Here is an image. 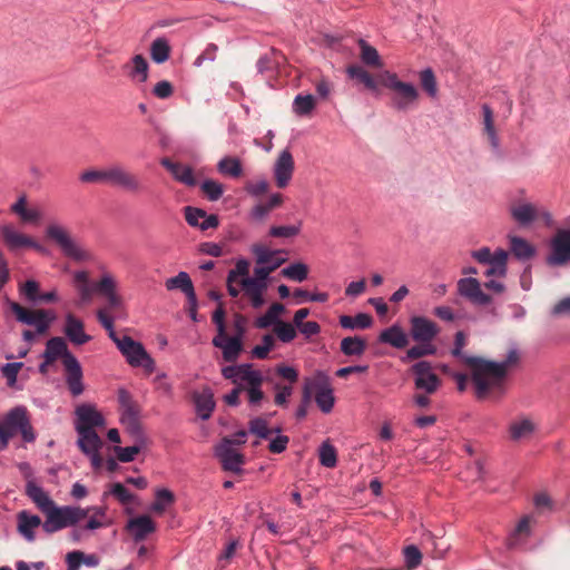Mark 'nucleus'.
Returning <instances> with one entry per match:
<instances>
[{
	"instance_id": "obj_7",
	"label": "nucleus",
	"mask_w": 570,
	"mask_h": 570,
	"mask_svg": "<svg viewBox=\"0 0 570 570\" xmlns=\"http://www.w3.org/2000/svg\"><path fill=\"white\" fill-rule=\"evenodd\" d=\"M46 236L52 240L62 252V254L76 262H88L92 258L89 250L83 248L60 224L50 223L46 227Z\"/></svg>"
},
{
	"instance_id": "obj_24",
	"label": "nucleus",
	"mask_w": 570,
	"mask_h": 570,
	"mask_svg": "<svg viewBox=\"0 0 570 570\" xmlns=\"http://www.w3.org/2000/svg\"><path fill=\"white\" fill-rule=\"evenodd\" d=\"M185 218L188 225L191 227H197L200 230L216 228L219 225L217 215L207 214L204 209L198 207H185Z\"/></svg>"
},
{
	"instance_id": "obj_15",
	"label": "nucleus",
	"mask_w": 570,
	"mask_h": 570,
	"mask_svg": "<svg viewBox=\"0 0 570 570\" xmlns=\"http://www.w3.org/2000/svg\"><path fill=\"white\" fill-rule=\"evenodd\" d=\"M215 456L222 463L225 471L240 473L245 463L244 455L235 448L230 446L228 440H222L215 448Z\"/></svg>"
},
{
	"instance_id": "obj_11",
	"label": "nucleus",
	"mask_w": 570,
	"mask_h": 570,
	"mask_svg": "<svg viewBox=\"0 0 570 570\" xmlns=\"http://www.w3.org/2000/svg\"><path fill=\"white\" fill-rule=\"evenodd\" d=\"M305 385L311 389V395L314 394L318 409L324 414L331 413L335 404V396L328 377L323 373H318L316 379L307 380Z\"/></svg>"
},
{
	"instance_id": "obj_12",
	"label": "nucleus",
	"mask_w": 570,
	"mask_h": 570,
	"mask_svg": "<svg viewBox=\"0 0 570 570\" xmlns=\"http://www.w3.org/2000/svg\"><path fill=\"white\" fill-rule=\"evenodd\" d=\"M546 263L551 267L570 263V230H559L550 240V252Z\"/></svg>"
},
{
	"instance_id": "obj_28",
	"label": "nucleus",
	"mask_w": 570,
	"mask_h": 570,
	"mask_svg": "<svg viewBox=\"0 0 570 570\" xmlns=\"http://www.w3.org/2000/svg\"><path fill=\"white\" fill-rule=\"evenodd\" d=\"M10 210L16 214L24 224H38L42 218V213L38 207H28L26 195H21L10 206Z\"/></svg>"
},
{
	"instance_id": "obj_63",
	"label": "nucleus",
	"mask_w": 570,
	"mask_h": 570,
	"mask_svg": "<svg viewBox=\"0 0 570 570\" xmlns=\"http://www.w3.org/2000/svg\"><path fill=\"white\" fill-rule=\"evenodd\" d=\"M274 346V337L271 334H265L262 338V344L256 345L252 350V355L259 360H265L269 351Z\"/></svg>"
},
{
	"instance_id": "obj_61",
	"label": "nucleus",
	"mask_w": 570,
	"mask_h": 570,
	"mask_svg": "<svg viewBox=\"0 0 570 570\" xmlns=\"http://www.w3.org/2000/svg\"><path fill=\"white\" fill-rule=\"evenodd\" d=\"M96 289L106 297L117 292V283L111 274L104 273L96 285Z\"/></svg>"
},
{
	"instance_id": "obj_39",
	"label": "nucleus",
	"mask_w": 570,
	"mask_h": 570,
	"mask_svg": "<svg viewBox=\"0 0 570 570\" xmlns=\"http://www.w3.org/2000/svg\"><path fill=\"white\" fill-rule=\"evenodd\" d=\"M166 288L168 291L179 288L187 297V301L194 299V285L186 272H179L176 276L166 281Z\"/></svg>"
},
{
	"instance_id": "obj_55",
	"label": "nucleus",
	"mask_w": 570,
	"mask_h": 570,
	"mask_svg": "<svg viewBox=\"0 0 570 570\" xmlns=\"http://www.w3.org/2000/svg\"><path fill=\"white\" fill-rule=\"evenodd\" d=\"M200 190L209 202H216L223 196L224 186L214 179H205L200 184Z\"/></svg>"
},
{
	"instance_id": "obj_33",
	"label": "nucleus",
	"mask_w": 570,
	"mask_h": 570,
	"mask_svg": "<svg viewBox=\"0 0 570 570\" xmlns=\"http://www.w3.org/2000/svg\"><path fill=\"white\" fill-rule=\"evenodd\" d=\"M379 340L399 350L404 348L409 344L407 334L396 324L383 330Z\"/></svg>"
},
{
	"instance_id": "obj_56",
	"label": "nucleus",
	"mask_w": 570,
	"mask_h": 570,
	"mask_svg": "<svg viewBox=\"0 0 570 570\" xmlns=\"http://www.w3.org/2000/svg\"><path fill=\"white\" fill-rule=\"evenodd\" d=\"M19 293L23 296L28 302L38 304L40 296V285L35 279H28L23 284L19 286Z\"/></svg>"
},
{
	"instance_id": "obj_13",
	"label": "nucleus",
	"mask_w": 570,
	"mask_h": 570,
	"mask_svg": "<svg viewBox=\"0 0 570 570\" xmlns=\"http://www.w3.org/2000/svg\"><path fill=\"white\" fill-rule=\"evenodd\" d=\"M412 372L414 374V385L416 390H421L425 394H433L438 391L441 382L439 376L433 372L430 362H416L412 366Z\"/></svg>"
},
{
	"instance_id": "obj_57",
	"label": "nucleus",
	"mask_w": 570,
	"mask_h": 570,
	"mask_svg": "<svg viewBox=\"0 0 570 570\" xmlns=\"http://www.w3.org/2000/svg\"><path fill=\"white\" fill-rule=\"evenodd\" d=\"M249 261L246 258H238L235 263V268L230 269L226 277V283H235L238 277L246 278L249 276Z\"/></svg>"
},
{
	"instance_id": "obj_54",
	"label": "nucleus",
	"mask_w": 570,
	"mask_h": 570,
	"mask_svg": "<svg viewBox=\"0 0 570 570\" xmlns=\"http://www.w3.org/2000/svg\"><path fill=\"white\" fill-rule=\"evenodd\" d=\"M315 108V98L312 95H297L293 101V111L298 116H306Z\"/></svg>"
},
{
	"instance_id": "obj_21",
	"label": "nucleus",
	"mask_w": 570,
	"mask_h": 570,
	"mask_svg": "<svg viewBox=\"0 0 570 570\" xmlns=\"http://www.w3.org/2000/svg\"><path fill=\"white\" fill-rule=\"evenodd\" d=\"M212 343L215 347L222 350L223 358L226 362H235L243 350L242 331L232 337H227L226 333L216 335Z\"/></svg>"
},
{
	"instance_id": "obj_30",
	"label": "nucleus",
	"mask_w": 570,
	"mask_h": 570,
	"mask_svg": "<svg viewBox=\"0 0 570 570\" xmlns=\"http://www.w3.org/2000/svg\"><path fill=\"white\" fill-rule=\"evenodd\" d=\"M18 532L28 542H33L36 539L35 530L42 525L40 517L31 514L27 510H22L17 515Z\"/></svg>"
},
{
	"instance_id": "obj_31",
	"label": "nucleus",
	"mask_w": 570,
	"mask_h": 570,
	"mask_svg": "<svg viewBox=\"0 0 570 570\" xmlns=\"http://www.w3.org/2000/svg\"><path fill=\"white\" fill-rule=\"evenodd\" d=\"M63 332L69 341L76 345L86 344L91 340V336L83 331V323L70 313L66 315Z\"/></svg>"
},
{
	"instance_id": "obj_58",
	"label": "nucleus",
	"mask_w": 570,
	"mask_h": 570,
	"mask_svg": "<svg viewBox=\"0 0 570 570\" xmlns=\"http://www.w3.org/2000/svg\"><path fill=\"white\" fill-rule=\"evenodd\" d=\"M295 325L286 322H277L274 327V332L277 335L278 340L283 343H289L296 337Z\"/></svg>"
},
{
	"instance_id": "obj_50",
	"label": "nucleus",
	"mask_w": 570,
	"mask_h": 570,
	"mask_svg": "<svg viewBox=\"0 0 570 570\" xmlns=\"http://www.w3.org/2000/svg\"><path fill=\"white\" fill-rule=\"evenodd\" d=\"M175 498L168 489H157L155 492V501L150 505V510L155 513H163L167 507L174 502Z\"/></svg>"
},
{
	"instance_id": "obj_9",
	"label": "nucleus",
	"mask_w": 570,
	"mask_h": 570,
	"mask_svg": "<svg viewBox=\"0 0 570 570\" xmlns=\"http://www.w3.org/2000/svg\"><path fill=\"white\" fill-rule=\"evenodd\" d=\"M115 344L130 366L142 367L147 373L155 371L156 363L140 342L124 335Z\"/></svg>"
},
{
	"instance_id": "obj_20",
	"label": "nucleus",
	"mask_w": 570,
	"mask_h": 570,
	"mask_svg": "<svg viewBox=\"0 0 570 570\" xmlns=\"http://www.w3.org/2000/svg\"><path fill=\"white\" fill-rule=\"evenodd\" d=\"M533 517L524 515L518 522L515 528L510 532L507 538V547L509 549L525 550L528 548V540L531 537V523Z\"/></svg>"
},
{
	"instance_id": "obj_40",
	"label": "nucleus",
	"mask_w": 570,
	"mask_h": 570,
	"mask_svg": "<svg viewBox=\"0 0 570 570\" xmlns=\"http://www.w3.org/2000/svg\"><path fill=\"white\" fill-rule=\"evenodd\" d=\"M346 73L351 79H354V80L358 81L360 83L364 85V87L366 89H368L370 91H372V92L379 91V85H377L376 80L363 67H361L358 65L348 66L346 69Z\"/></svg>"
},
{
	"instance_id": "obj_18",
	"label": "nucleus",
	"mask_w": 570,
	"mask_h": 570,
	"mask_svg": "<svg viewBox=\"0 0 570 570\" xmlns=\"http://www.w3.org/2000/svg\"><path fill=\"white\" fill-rule=\"evenodd\" d=\"M250 250L256 257L257 265L266 266L271 273L287 261L286 252L282 249H269L264 245L254 244Z\"/></svg>"
},
{
	"instance_id": "obj_43",
	"label": "nucleus",
	"mask_w": 570,
	"mask_h": 570,
	"mask_svg": "<svg viewBox=\"0 0 570 570\" xmlns=\"http://www.w3.org/2000/svg\"><path fill=\"white\" fill-rule=\"evenodd\" d=\"M219 174L237 178L243 174L242 163L237 157L225 156L217 163Z\"/></svg>"
},
{
	"instance_id": "obj_48",
	"label": "nucleus",
	"mask_w": 570,
	"mask_h": 570,
	"mask_svg": "<svg viewBox=\"0 0 570 570\" xmlns=\"http://www.w3.org/2000/svg\"><path fill=\"white\" fill-rule=\"evenodd\" d=\"M420 83L422 89L428 94L432 99L438 97L439 89L435 75L431 68H425L420 71Z\"/></svg>"
},
{
	"instance_id": "obj_22",
	"label": "nucleus",
	"mask_w": 570,
	"mask_h": 570,
	"mask_svg": "<svg viewBox=\"0 0 570 570\" xmlns=\"http://www.w3.org/2000/svg\"><path fill=\"white\" fill-rule=\"evenodd\" d=\"M411 336L419 343H431L439 330L432 321L423 316H413L410 320Z\"/></svg>"
},
{
	"instance_id": "obj_4",
	"label": "nucleus",
	"mask_w": 570,
	"mask_h": 570,
	"mask_svg": "<svg viewBox=\"0 0 570 570\" xmlns=\"http://www.w3.org/2000/svg\"><path fill=\"white\" fill-rule=\"evenodd\" d=\"M10 311L14 314L16 320L26 325L35 326L36 332L26 330L22 333V338L26 342H32L36 338V334L42 335L48 332L50 325L56 320V313L50 309H28L21 306L17 302L9 303Z\"/></svg>"
},
{
	"instance_id": "obj_62",
	"label": "nucleus",
	"mask_w": 570,
	"mask_h": 570,
	"mask_svg": "<svg viewBox=\"0 0 570 570\" xmlns=\"http://www.w3.org/2000/svg\"><path fill=\"white\" fill-rule=\"evenodd\" d=\"M302 223L297 225H285V226H272L269 228V235L273 237L291 238L299 234Z\"/></svg>"
},
{
	"instance_id": "obj_41",
	"label": "nucleus",
	"mask_w": 570,
	"mask_h": 570,
	"mask_svg": "<svg viewBox=\"0 0 570 570\" xmlns=\"http://www.w3.org/2000/svg\"><path fill=\"white\" fill-rule=\"evenodd\" d=\"M77 445L81 450L83 454H86L91 462L92 468L99 469L102 464V459L100 456V449L102 446L101 439L96 441H86V442H77Z\"/></svg>"
},
{
	"instance_id": "obj_53",
	"label": "nucleus",
	"mask_w": 570,
	"mask_h": 570,
	"mask_svg": "<svg viewBox=\"0 0 570 570\" xmlns=\"http://www.w3.org/2000/svg\"><path fill=\"white\" fill-rule=\"evenodd\" d=\"M248 432L258 439L267 440L274 433V429H269L268 422L263 417H254L248 423Z\"/></svg>"
},
{
	"instance_id": "obj_34",
	"label": "nucleus",
	"mask_w": 570,
	"mask_h": 570,
	"mask_svg": "<svg viewBox=\"0 0 570 570\" xmlns=\"http://www.w3.org/2000/svg\"><path fill=\"white\" fill-rule=\"evenodd\" d=\"M72 278L80 303H89L92 298L94 292L97 289L96 286L90 283L88 273L85 271H77L73 273Z\"/></svg>"
},
{
	"instance_id": "obj_59",
	"label": "nucleus",
	"mask_w": 570,
	"mask_h": 570,
	"mask_svg": "<svg viewBox=\"0 0 570 570\" xmlns=\"http://www.w3.org/2000/svg\"><path fill=\"white\" fill-rule=\"evenodd\" d=\"M404 562L409 570L417 568L422 561V553L414 544L407 546L403 550Z\"/></svg>"
},
{
	"instance_id": "obj_44",
	"label": "nucleus",
	"mask_w": 570,
	"mask_h": 570,
	"mask_svg": "<svg viewBox=\"0 0 570 570\" xmlns=\"http://www.w3.org/2000/svg\"><path fill=\"white\" fill-rule=\"evenodd\" d=\"M340 325L345 330H364L372 325V317L366 313H358L354 317L342 315L340 317Z\"/></svg>"
},
{
	"instance_id": "obj_14",
	"label": "nucleus",
	"mask_w": 570,
	"mask_h": 570,
	"mask_svg": "<svg viewBox=\"0 0 570 570\" xmlns=\"http://www.w3.org/2000/svg\"><path fill=\"white\" fill-rule=\"evenodd\" d=\"M0 235L9 248L14 252L23 247H30L39 252H43V247L30 236L19 232L12 224H3L0 226Z\"/></svg>"
},
{
	"instance_id": "obj_6",
	"label": "nucleus",
	"mask_w": 570,
	"mask_h": 570,
	"mask_svg": "<svg viewBox=\"0 0 570 570\" xmlns=\"http://www.w3.org/2000/svg\"><path fill=\"white\" fill-rule=\"evenodd\" d=\"M89 513L88 509L79 507L63 505L58 507L56 503L48 509L42 529L47 533H55L65 528L72 527L83 520Z\"/></svg>"
},
{
	"instance_id": "obj_32",
	"label": "nucleus",
	"mask_w": 570,
	"mask_h": 570,
	"mask_svg": "<svg viewBox=\"0 0 570 570\" xmlns=\"http://www.w3.org/2000/svg\"><path fill=\"white\" fill-rule=\"evenodd\" d=\"M26 494L37 505V508L45 513L50 509L55 501L49 494L39 485L35 480H28L26 483Z\"/></svg>"
},
{
	"instance_id": "obj_42",
	"label": "nucleus",
	"mask_w": 570,
	"mask_h": 570,
	"mask_svg": "<svg viewBox=\"0 0 570 570\" xmlns=\"http://www.w3.org/2000/svg\"><path fill=\"white\" fill-rule=\"evenodd\" d=\"M285 307L279 303L272 304L266 313L256 318L255 325L258 328H267L272 325L276 326L281 322L279 315L284 312Z\"/></svg>"
},
{
	"instance_id": "obj_19",
	"label": "nucleus",
	"mask_w": 570,
	"mask_h": 570,
	"mask_svg": "<svg viewBox=\"0 0 570 570\" xmlns=\"http://www.w3.org/2000/svg\"><path fill=\"white\" fill-rule=\"evenodd\" d=\"M458 292L461 296L468 298L475 305L485 306L491 303V297L482 292L481 285L476 278H461L458 282Z\"/></svg>"
},
{
	"instance_id": "obj_37",
	"label": "nucleus",
	"mask_w": 570,
	"mask_h": 570,
	"mask_svg": "<svg viewBox=\"0 0 570 570\" xmlns=\"http://www.w3.org/2000/svg\"><path fill=\"white\" fill-rule=\"evenodd\" d=\"M507 261H508V252L498 248L494 250V257L490 263H488V268L484 273L487 277H498L503 278L507 275Z\"/></svg>"
},
{
	"instance_id": "obj_36",
	"label": "nucleus",
	"mask_w": 570,
	"mask_h": 570,
	"mask_svg": "<svg viewBox=\"0 0 570 570\" xmlns=\"http://www.w3.org/2000/svg\"><path fill=\"white\" fill-rule=\"evenodd\" d=\"M194 403L197 415L202 420H208L214 411L215 402L210 390H204L194 394Z\"/></svg>"
},
{
	"instance_id": "obj_29",
	"label": "nucleus",
	"mask_w": 570,
	"mask_h": 570,
	"mask_svg": "<svg viewBox=\"0 0 570 570\" xmlns=\"http://www.w3.org/2000/svg\"><path fill=\"white\" fill-rule=\"evenodd\" d=\"M127 530L136 542L142 541L156 530V524L148 515L131 518L127 523Z\"/></svg>"
},
{
	"instance_id": "obj_46",
	"label": "nucleus",
	"mask_w": 570,
	"mask_h": 570,
	"mask_svg": "<svg viewBox=\"0 0 570 570\" xmlns=\"http://www.w3.org/2000/svg\"><path fill=\"white\" fill-rule=\"evenodd\" d=\"M366 342L358 336L344 337L341 341V351L347 356H360L365 352Z\"/></svg>"
},
{
	"instance_id": "obj_51",
	"label": "nucleus",
	"mask_w": 570,
	"mask_h": 570,
	"mask_svg": "<svg viewBox=\"0 0 570 570\" xmlns=\"http://www.w3.org/2000/svg\"><path fill=\"white\" fill-rule=\"evenodd\" d=\"M360 48H361V60L363 63L371 66V67H381L382 60L377 52V50L368 45L365 40L361 39L358 41Z\"/></svg>"
},
{
	"instance_id": "obj_3",
	"label": "nucleus",
	"mask_w": 570,
	"mask_h": 570,
	"mask_svg": "<svg viewBox=\"0 0 570 570\" xmlns=\"http://www.w3.org/2000/svg\"><path fill=\"white\" fill-rule=\"evenodd\" d=\"M382 85L391 90V106L397 111H407L417 106L420 91L412 82L399 79L395 72L385 70L381 73Z\"/></svg>"
},
{
	"instance_id": "obj_26",
	"label": "nucleus",
	"mask_w": 570,
	"mask_h": 570,
	"mask_svg": "<svg viewBox=\"0 0 570 570\" xmlns=\"http://www.w3.org/2000/svg\"><path fill=\"white\" fill-rule=\"evenodd\" d=\"M537 426L535 423L527 416H521L513 420L508 428V436L512 442H519L530 438Z\"/></svg>"
},
{
	"instance_id": "obj_49",
	"label": "nucleus",
	"mask_w": 570,
	"mask_h": 570,
	"mask_svg": "<svg viewBox=\"0 0 570 570\" xmlns=\"http://www.w3.org/2000/svg\"><path fill=\"white\" fill-rule=\"evenodd\" d=\"M132 68L129 77L138 82H145L148 79V62L141 55H136L131 59Z\"/></svg>"
},
{
	"instance_id": "obj_60",
	"label": "nucleus",
	"mask_w": 570,
	"mask_h": 570,
	"mask_svg": "<svg viewBox=\"0 0 570 570\" xmlns=\"http://www.w3.org/2000/svg\"><path fill=\"white\" fill-rule=\"evenodd\" d=\"M274 432L276 433V435L275 436L271 435V439H268L269 440L268 450L272 453L279 454V453H283L287 449L289 439H288V436L281 433V428L274 429Z\"/></svg>"
},
{
	"instance_id": "obj_17",
	"label": "nucleus",
	"mask_w": 570,
	"mask_h": 570,
	"mask_svg": "<svg viewBox=\"0 0 570 570\" xmlns=\"http://www.w3.org/2000/svg\"><path fill=\"white\" fill-rule=\"evenodd\" d=\"M107 183L131 193L140 189L138 177L121 165H112L107 168Z\"/></svg>"
},
{
	"instance_id": "obj_2",
	"label": "nucleus",
	"mask_w": 570,
	"mask_h": 570,
	"mask_svg": "<svg viewBox=\"0 0 570 570\" xmlns=\"http://www.w3.org/2000/svg\"><path fill=\"white\" fill-rule=\"evenodd\" d=\"M42 357L49 361H56L58 357H61L66 371V383L70 394L72 396H79L83 393L85 385L81 365L77 357L68 350L62 337L56 336L49 338L46 343Z\"/></svg>"
},
{
	"instance_id": "obj_5",
	"label": "nucleus",
	"mask_w": 570,
	"mask_h": 570,
	"mask_svg": "<svg viewBox=\"0 0 570 570\" xmlns=\"http://www.w3.org/2000/svg\"><path fill=\"white\" fill-rule=\"evenodd\" d=\"M16 430L21 433L24 442L31 443L36 440V433L23 406L13 407L8 412L4 423L0 421V452L7 449Z\"/></svg>"
},
{
	"instance_id": "obj_23",
	"label": "nucleus",
	"mask_w": 570,
	"mask_h": 570,
	"mask_svg": "<svg viewBox=\"0 0 570 570\" xmlns=\"http://www.w3.org/2000/svg\"><path fill=\"white\" fill-rule=\"evenodd\" d=\"M259 372L250 363L228 365L222 368L224 379L229 380L236 386H244Z\"/></svg>"
},
{
	"instance_id": "obj_8",
	"label": "nucleus",
	"mask_w": 570,
	"mask_h": 570,
	"mask_svg": "<svg viewBox=\"0 0 570 570\" xmlns=\"http://www.w3.org/2000/svg\"><path fill=\"white\" fill-rule=\"evenodd\" d=\"M75 430L78 434L77 442H86L88 440L96 441L100 439L95 428L105 426L106 421L94 404H79L75 410Z\"/></svg>"
},
{
	"instance_id": "obj_25",
	"label": "nucleus",
	"mask_w": 570,
	"mask_h": 570,
	"mask_svg": "<svg viewBox=\"0 0 570 570\" xmlns=\"http://www.w3.org/2000/svg\"><path fill=\"white\" fill-rule=\"evenodd\" d=\"M510 215L518 225L528 227L538 219V206L522 202L510 207Z\"/></svg>"
},
{
	"instance_id": "obj_38",
	"label": "nucleus",
	"mask_w": 570,
	"mask_h": 570,
	"mask_svg": "<svg viewBox=\"0 0 570 570\" xmlns=\"http://www.w3.org/2000/svg\"><path fill=\"white\" fill-rule=\"evenodd\" d=\"M263 381L264 376L262 372H259L243 386V392H246L247 401L250 406H258L264 400V392L262 390Z\"/></svg>"
},
{
	"instance_id": "obj_1",
	"label": "nucleus",
	"mask_w": 570,
	"mask_h": 570,
	"mask_svg": "<svg viewBox=\"0 0 570 570\" xmlns=\"http://www.w3.org/2000/svg\"><path fill=\"white\" fill-rule=\"evenodd\" d=\"M466 336L462 331L455 334L452 355L471 367V381L478 400H499L505 391V379L509 371L519 363L520 353L512 345L502 361H487L463 352Z\"/></svg>"
},
{
	"instance_id": "obj_35",
	"label": "nucleus",
	"mask_w": 570,
	"mask_h": 570,
	"mask_svg": "<svg viewBox=\"0 0 570 570\" xmlns=\"http://www.w3.org/2000/svg\"><path fill=\"white\" fill-rule=\"evenodd\" d=\"M509 243H510L511 253L519 261H522V262L529 261L537 253L535 247L520 236H510Z\"/></svg>"
},
{
	"instance_id": "obj_52",
	"label": "nucleus",
	"mask_w": 570,
	"mask_h": 570,
	"mask_svg": "<svg viewBox=\"0 0 570 570\" xmlns=\"http://www.w3.org/2000/svg\"><path fill=\"white\" fill-rule=\"evenodd\" d=\"M281 274L295 282H304L308 276V268L307 265L304 263H293L286 267H284L281 272Z\"/></svg>"
},
{
	"instance_id": "obj_10",
	"label": "nucleus",
	"mask_w": 570,
	"mask_h": 570,
	"mask_svg": "<svg viewBox=\"0 0 570 570\" xmlns=\"http://www.w3.org/2000/svg\"><path fill=\"white\" fill-rule=\"evenodd\" d=\"M271 271L263 265L254 268V276L240 279L239 284L249 298L253 308H259L265 304L264 293L268 287Z\"/></svg>"
},
{
	"instance_id": "obj_45",
	"label": "nucleus",
	"mask_w": 570,
	"mask_h": 570,
	"mask_svg": "<svg viewBox=\"0 0 570 570\" xmlns=\"http://www.w3.org/2000/svg\"><path fill=\"white\" fill-rule=\"evenodd\" d=\"M170 53V46L166 38H156L150 46V56L154 62L164 63L168 60Z\"/></svg>"
},
{
	"instance_id": "obj_64",
	"label": "nucleus",
	"mask_w": 570,
	"mask_h": 570,
	"mask_svg": "<svg viewBox=\"0 0 570 570\" xmlns=\"http://www.w3.org/2000/svg\"><path fill=\"white\" fill-rule=\"evenodd\" d=\"M173 176L177 181L185 184L186 186L191 187L196 185L194 171L189 166H183L178 164V169H175Z\"/></svg>"
},
{
	"instance_id": "obj_47",
	"label": "nucleus",
	"mask_w": 570,
	"mask_h": 570,
	"mask_svg": "<svg viewBox=\"0 0 570 570\" xmlns=\"http://www.w3.org/2000/svg\"><path fill=\"white\" fill-rule=\"evenodd\" d=\"M318 459L321 465L325 468H335L337 464V452L334 445L328 441H323L318 448Z\"/></svg>"
},
{
	"instance_id": "obj_16",
	"label": "nucleus",
	"mask_w": 570,
	"mask_h": 570,
	"mask_svg": "<svg viewBox=\"0 0 570 570\" xmlns=\"http://www.w3.org/2000/svg\"><path fill=\"white\" fill-rule=\"evenodd\" d=\"M295 169L294 158L288 148L282 150L275 160L273 175L278 188L288 186Z\"/></svg>"
},
{
	"instance_id": "obj_27",
	"label": "nucleus",
	"mask_w": 570,
	"mask_h": 570,
	"mask_svg": "<svg viewBox=\"0 0 570 570\" xmlns=\"http://www.w3.org/2000/svg\"><path fill=\"white\" fill-rule=\"evenodd\" d=\"M482 115H483V132L488 136L489 144L492 148V151L495 156H501V145L500 139L494 127V116L491 107L487 104L482 106Z\"/></svg>"
}]
</instances>
